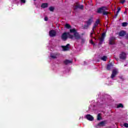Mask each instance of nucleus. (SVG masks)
<instances>
[{"instance_id": "f257e3e1", "label": "nucleus", "mask_w": 128, "mask_h": 128, "mask_svg": "<svg viewBox=\"0 0 128 128\" xmlns=\"http://www.w3.org/2000/svg\"><path fill=\"white\" fill-rule=\"evenodd\" d=\"M68 38L73 40H80L82 42H84V38L82 37L80 34L78 32H75L72 35L70 33H64V40H66Z\"/></svg>"}, {"instance_id": "f03ea898", "label": "nucleus", "mask_w": 128, "mask_h": 128, "mask_svg": "<svg viewBox=\"0 0 128 128\" xmlns=\"http://www.w3.org/2000/svg\"><path fill=\"white\" fill-rule=\"evenodd\" d=\"M99 24L100 20H98L94 24V25L92 28V32L90 33V36H91V38H94V40H96L94 36H96V30Z\"/></svg>"}, {"instance_id": "7ed1b4c3", "label": "nucleus", "mask_w": 128, "mask_h": 128, "mask_svg": "<svg viewBox=\"0 0 128 128\" xmlns=\"http://www.w3.org/2000/svg\"><path fill=\"white\" fill-rule=\"evenodd\" d=\"M108 10V8L106 7H102L100 8H99L98 10V14H102V13L104 16H108L110 14V12L106 11Z\"/></svg>"}, {"instance_id": "20e7f679", "label": "nucleus", "mask_w": 128, "mask_h": 128, "mask_svg": "<svg viewBox=\"0 0 128 128\" xmlns=\"http://www.w3.org/2000/svg\"><path fill=\"white\" fill-rule=\"evenodd\" d=\"M73 8L74 10H76L78 8H80V10H84V6L80 5L78 3L76 2L74 4Z\"/></svg>"}, {"instance_id": "39448f33", "label": "nucleus", "mask_w": 128, "mask_h": 128, "mask_svg": "<svg viewBox=\"0 0 128 128\" xmlns=\"http://www.w3.org/2000/svg\"><path fill=\"white\" fill-rule=\"evenodd\" d=\"M92 20L91 19H90L87 22H86V24L84 25V30L88 29V26H90V24H92Z\"/></svg>"}, {"instance_id": "423d86ee", "label": "nucleus", "mask_w": 128, "mask_h": 128, "mask_svg": "<svg viewBox=\"0 0 128 128\" xmlns=\"http://www.w3.org/2000/svg\"><path fill=\"white\" fill-rule=\"evenodd\" d=\"M49 36L50 38H54L56 36V32L54 30H52L49 32Z\"/></svg>"}, {"instance_id": "0eeeda50", "label": "nucleus", "mask_w": 128, "mask_h": 128, "mask_svg": "<svg viewBox=\"0 0 128 128\" xmlns=\"http://www.w3.org/2000/svg\"><path fill=\"white\" fill-rule=\"evenodd\" d=\"M60 54L58 52H55V53H54L53 54H50V56L52 58H53V60H55V58H58Z\"/></svg>"}, {"instance_id": "6e6552de", "label": "nucleus", "mask_w": 128, "mask_h": 128, "mask_svg": "<svg viewBox=\"0 0 128 128\" xmlns=\"http://www.w3.org/2000/svg\"><path fill=\"white\" fill-rule=\"evenodd\" d=\"M119 58L120 60H126V54L124 52H122Z\"/></svg>"}, {"instance_id": "1a4fd4ad", "label": "nucleus", "mask_w": 128, "mask_h": 128, "mask_svg": "<svg viewBox=\"0 0 128 128\" xmlns=\"http://www.w3.org/2000/svg\"><path fill=\"white\" fill-rule=\"evenodd\" d=\"M104 38H106V33H102L101 37L98 38L100 44H102V42H104Z\"/></svg>"}, {"instance_id": "9d476101", "label": "nucleus", "mask_w": 128, "mask_h": 128, "mask_svg": "<svg viewBox=\"0 0 128 128\" xmlns=\"http://www.w3.org/2000/svg\"><path fill=\"white\" fill-rule=\"evenodd\" d=\"M118 74V70L116 69L113 70L112 74L111 75V78H114Z\"/></svg>"}, {"instance_id": "9b49d317", "label": "nucleus", "mask_w": 128, "mask_h": 128, "mask_svg": "<svg viewBox=\"0 0 128 128\" xmlns=\"http://www.w3.org/2000/svg\"><path fill=\"white\" fill-rule=\"evenodd\" d=\"M70 48H72V46H70V44H68L64 46V52L70 50Z\"/></svg>"}, {"instance_id": "f8f14e48", "label": "nucleus", "mask_w": 128, "mask_h": 128, "mask_svg": "<svg viewBox=\"0 0 128 128\" xmlns=\"http://www.w3.org/2000/svg\"><path fill=\"white\" fill-rule=\"evenodd\" d=\"M114 40H116V38L114 37H112L110 38L109 40V44H114Z\"/></svg>"}, {"instance_id": "ddd939ff", "label": "nucleus", "mask_w": 128, "mask_h": 128, "mask_svg": "<svg viewBox=\"0 0 128 128\" xmlns=\"http://www.w3.org/2000/svg\"><path fill=\"white\" fill-rule=\"evenodd\" d=\"M106 126V121H102L98 124V126H100V128L104 126Z\"/></svg>"}, {"instance_id": "4468645a", "label": "nucleus", "mask_w": 128, "mask_h": 128, "mask_svg": "<svg viewBox=\"0 0 128 128\" xmlns=\"http://www.w3.org/2000/svg\"><path fill=\"white\" fill-rule=\"evenodd\" d=\"M86 118L87 120H90V121L94 120V117L92 116V115L87 114L86 116Z\"/></svg>"}, {"instance_id": "2eb2a0df", "label": "nucleus", "mask_w": 128, "mask_h": 128, "mask_svg": "<svg viewBox=\"0 0 128 128\" xmlns=\"http://www.w3.org/2000/svg\"><path fill=\"white\" fill-rule=\"evenodd\" d=\"M48 4L47 2L42 3L41 5V8H48Z\"/></svg>"}, {"instance_id": "dca6fc26", "label": "nucleus", "mask_w": 128, "mask_h": 128, "mask_svg": "<svg viewBox=\"0 0 128 128\" xmlns=\"http://www.w3.org/2000/svg\"><path fill=\"white\" fill-rule=\"evenodd\" d=\"M72 64V60H66L64 61V64Z\"/></svg>"}, {"instance_id": "f3484780", "label": "nucleus", "mask_w": 128, "mask_h": 128, "mask_svg": "<svg viewBox=\"0 0 128 128\" xmlns=\"http://www.w3.org/2000/svg\"><path fill=\"white\" fill-rule=\"evenodd\" d=\"M120 36H126V32L122 30L120 32H119Z\"/></svg>"}, {"instance_id": "a211bd4d", "label": "nucleus", "mask_w": 128, "mask_h": 128, "mask_svg": "<svg viewBox=\"0 0 128 128\" xmlns=\"http://www.w3.org/2000/svg\"><path fill=\"white\" fill-rule=\"evenodd\" d=\"M65 28H68V30H70V28H72V26L68 24H65Z\"/></svg>"}, {"instance_id": "6ab92c4d", "label": "nucleus", "mask_w": 128, "mask_h": 128, "mask_svg": "<svg viewBox=\"0 0 128 128\" xmlns=\"http://www.w3.org/2000/svg\"><path fill=\"white\" fill-rule=\"evenodd\" d=\"M100 60H104V62H106V60H108V57L106 56H103L100 58Z\"/></svg>"}, {"instance_id": "aec40b11", "label": "nucleus", "mask_w": 128, "mask_h": 128, "mask_svg": "<svg viewBox=\"0 0 128 128\" xmlns=\"http://www.w3.org/2000/svg\"><path fill=\"white\" fill-rule=\"evenodd\" d=\"M102 120V114H98L97 116V120Z\"/></svg>"}, {"instance_id": "412c9836", "label": "nucleus", "mask_w": 128, "mask_h": 128, "mask_svg": "<svg viewBox=\"0 0 128 128\" xmlns=\"http://www.w3.org/2000/svg\"><path fill=\"white\" fill-rule=\"evenodd\" d=\"M70 32H72V34H74L75 32H76V28H73V29H70Z\"/></svg>"}, {"instance_id": "4be33fe9", "label": "nucleus", "mask_w": 128, "mask_h": 128, "mask_svg": "<svg viewBox=\"0 0 128 128\" xmlns=\"http://www.w3.org/2000/svg\"><path fill=\"white\" fill-rule=\"evenodd\" d=\"M117 108H124V105L122 104H119L117 105L116 106Z\"/></svg>"}, {"instance_id": "5701e85b", "label": "nucleus", "mask_w": 128, "mask_h": 128, "mask_svg": "<svg viewBox=\"0 0 128 128\" xmlns=\"http://www.w3.org/2000/svg\"><path fill=\"white\" fill-rule=\"evenodd\" d=\"M128 23L126 22H124L122 23V26H128Z\"/></svg>"}, {"instance_id": "b1692460", "label": "nucleus", "mask_w": 128, "mask_h": 128, "mask_svg": "<svg viewBox=\"0 0 128 128\" xmlns=\"http://www.w3.org/2000/svg\"><path fill=\"white\" fill-rule=\"evenodd\" d=\"M49 10H50V12H54V8L52 6H50L49 8Z\"/></svg>"}, {"instance_id": "393cba45", "label": "nucleus", "mask_w": 128, "mask_h": 128, "mask_svg": "<svg viewBox=\"0 0 128 128\" xmlns=\"http://www.w3.org/2000/svg\"><path fill=\"white\" fill-rule=\"evenodd\" d=\"M111 68H112V64H108V65H107V70H110Z\"/></svg>"}, {"instance_id": "a878e982", "label": "nucleus", "mask_w": 128, "mask_h": 128, "mask_svg": "<svg viewBox=\"0 0 128 128\" xmlns=\"http://www.w3.org/2000/svg\"><path fill=\"white\" fill-rule=\"evenodd\" d=\"M62 40H64V32L62 34Z\"/></svg>"}, {"instance_id": "bb28decb", "label": "nucleus", "mask_w": 128, "mask_h": 128, "mask_svg": "<svg viewBox=\"0 0 128 128\" xmlns=\"http://www.w3.org/2000/svg\"><path fill=\"white\" fill-rule=\"evenodd\" d=\"M124 126L125 128H128V123H124Z\"/></svg>"}, {"instance_id": "cd10ccee", "label": "nucleus", "mask_w": 128, "mask_h": 128, "mask_svg": "<svg viewBox=\"0 0 128 128\" xmlns=\"http://www.w3.org/2000/svg\"><path fill=\"white\" fill-rule=\"evenodd\" d=\"M126 0H120L121 4H124Z\"/></svg>"}, {"instance_id": "c85d7f7f", "label": "nucleus", "mask_w": 128, "mask_h": 128, "mask_svg": "<svg viewBox=\"0 0 128 128\" xmlns=\"http://www.w3.org/2000/svg\"><path fill=\"white\" fill-rule=\"evenodd\" d=\"M20 2L22 4H26V0H20Z\"/></svg>"}, {"instance_id": "c756f323", "label": "nucleus", "mask_w": 128, "mask_h": 128, "mask_svg": "<svg viewBox=\"0 0 128 128\" xmlns=\"http://www.w3.org/2000/svg\"><path fill=\"white\" fill-rule=\"evenodd\" d=\"M48 17L46 16V17L44 18V20H45V22H48Z\"/></svg>"}, {"instance_id": "7c9ffc66", "label": "nucleus", "mask_w": 128, "mask_h": 128, "mask_svg": "<svg viewBox=\"0 0 128 128\" xmlns=\"http://www.w3.org/2000/svg\"><path fill=\"white\" fill-rule=\"evenodd\" d=\"M90 43H91L92 44H94V41H92V40H90Z\"/></svg>"}, {"instance_id": "2f4dec72", "label": "nucleus", "mask_w": 128, "mask_h": 128, "mask_svg": "<svg viewBox=\"0 0 128 128\" xmlns=\"http://www.w3.org/2000/svg\"><path fill=\"white\" fill-rule=\"evenodd\" d=\"M62 50H63L64 52V46H62Z\"/></svg>"}, {"instance_id": "473e14b6", "label": "nucleus", "mask_w": 128, "mask_h": 128, "mask_svg": "<svg viewBox=\"0 0 128 128\" xmlns=\"http://www.w3.org/2000/svg\"><path fill=\"white\" fill-rule=\"evenodd\" d=\"M126 38L128 40V34L126 36Z\"/></svg>"}, {"instance_id": "72a5a7b5", "label": "nucleus", "mask_w": 128, "mask_h": 128, "mask_svg": "<svg viewBox=\"0 0 128 128\" xmlns=\"http://www.w3.org/2000/svg\"><path fill=\"white\" fill-rule=\"evenodd\" d=\"M116 58V60H118V58Z\"/></svg>"}, {"instance_id": "f704fd0d", "label": "nucleus", "mask_w": 128, "mask_h": 128, "mask_svg": "<svg viewBox=\"0 0 128 128\" xmlns=\"http://www.w3.org/2000/svg\"><path fill=\"white\" fill-rule=\"evenodd\" d=\"M117 12H118V11H117Z\"/></svg>"}, {"instance_id": "c9c22d12", "label": "nucleus", "mask_w": 128, "mask_h": 128, "mask_svg": "<svg viewBox=\"0 0 128 128\" xmlns=\"http://www.w3.org/2000/svg\"><path fill=\"white\" fill-rule=\"evenodd\" d=\"M35 0V1H36V0Z\"/></svg>"}]
</instances>
